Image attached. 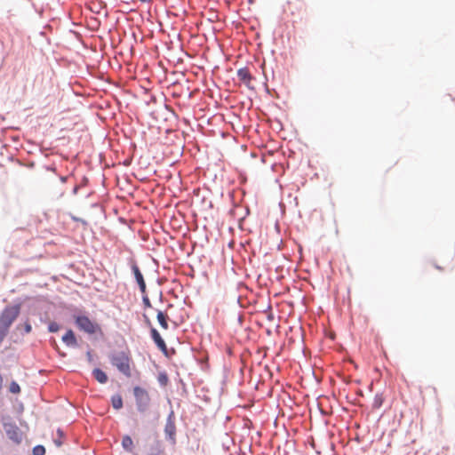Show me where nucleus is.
<instances>
[{"mask_svg":"<svg viewBox=\"0 0 455 455\" xmlns=\"http://www.w3.org/2000/svg\"><path fill=\"white\" fill-rule=\"evenodd\" d=\"M111 363L126 377H131V358L125 352H118L111 355Z\"/></svg>","mask_w":455,"mask_h":455,"instance_id":"nucleus-2","label":"nucleus"},{"mask_svg":"<svg viewBox=\"0 0 455 455\" xmlns=\"http://www.w3.org/2000/svg\"><path fill=\"white\" fill-rule=\"evenodd\" d=\"M9 390L12 394H19L20 392V387L17 382L12 381L10 384Z\"/></svg>","mask_w":455,"mask_h":455,"instance_id":"nucleus-15","label":"nucleus"},{"mask_svg":"<svg viewBox=\"0 0 455 455\" xmlns=\"http://www.w3.org/2000/svg\"><path fill=\"white\" fill-rule=\"evenodd\" d=\"M57 434L58 435L60 436V438H56L54 439V443L57 447H60L62 445V437H63V433L60 429H58L57 431Z\"/></svg>","mask_w":455,"mask_h":455,"instance_id":"nucleus-17","label":"nucleus"},{"mask_svg":"<svg viewBox=\"0 0 455 455\" xmlns=\"http://www.w3.org/2000/svg\"><path fill=\"white\" fill-rule=\"evenodd\" d=\"M151 336L158 348L164 352H166L167 347L164 340L160 336L159 332L155 329H151Z\"/></svg>","mask_w":455,"mask_h":455,"instance_id":"nucleus-8","label":"nucleus"},{"mask_svg":"<svg viewBox=\"0 0 455 455\" xmlns=\"http://www.w3.org/2000/svg\"><path fill=\"white\" fill-rule=\"evenodd\" d=\"M92 374L100 384H105L108 381L107 374L99 368L94 369Z\"/></svg>","mask_w":455,"mask_h":455,"instance_id":"nucleus-11","label":"nucleus"},{"mask_svg":"<svg viewBox=\"0 0 455 455\" xmlns=\"http://www.w3.org/2000/svg\"><path fill=\"white\" fill-rule=\"evenodd\" d=\"M122 446L123 448L127 451H132L133 450V441L129 435H125L123 437L122 440Z\"/></svg>","mask_w":455,"mask_h":455,"instance_id":"nucleus-12","label":"nucleus"},{"mask_svg":"<svg viewBox=\"0 0 455 455\" xmlns=\"http://www.w3.org/2000/svg\"><path fill=\"white\" fill-rule=\"evenodd\" d=\"M156 318H157V321H158L159 324L161 325V327L164 330H167L169 327L168 323H167V318H168L167 315H165L162 311H158Z\"/></svg>","mask_w":455,"mask_h":455,"instance_id":"nucleus-13","label":"nucleus"},{"mask_svg":"<svg viewBox=\"0 0 455 455\" xmlns=\"http://www.w3.org/2000/svg\"><path fill=\"white\" fill-rule=\"evenodd\" d=\"M176 427L173 422L168 421L164 427V433L172 441L175 440Z\"/></svg>","mask_w":455,"mask_h":455,"instance_id":"nucleus-10","label":"nucleus"},{"mask_svg":"<svg viewBox=\"0 0 455 455\" xmlns=\"http://www.w3.org/2000/svg\"><path fill=\"white\" fill-rule=\"evenodd\" d=\"M20 313V305L8 306L0 314V344L9 332V329Z\"/></svg>","mask_w":455,"mask_h":455,"instance_id":"nucleus-1","label":"nucleus"},{"mask_svg":"<svg viewBox=\"0 0 455 455\" xmlns=\"http://www.w3.org/2000/svg\"><path fill=\"white\" fill-rule=\"evenodd\" d=\"M383 398L381 395H376L373 402L374 408H379L382 405Z\"/></svg>","mask_w":455,"mask_h":455,"instance_id":"nucleus-19","label":"nucleus"},{"mask_svg":"<svg viewBox=\"0 0 455 455\" xmlns=\"http://www.w3.org/2000/svg\"><path fill=\"white\" fill-rule=\"evenodd\" d=\"M141 3H150L152 0H140Z\"/></svg>","mask_w":455,"mask_h":455,"instance_id":"nucleus-23","label":"nucleus"},{"mask_svg":"<svg viewBox=\"0 0 455 455\" xmlns=\"http://www.w3.org/2000/svg\"><path fill=\"white\" fill-rule=\"evenodd\" d=\"M72 220H75V221H81L82 223L84 224H86V222L77 217H75V216H72Z\"/></svg>","mask_w":455,"mask_h":455,"instance_id":"nucleus-22","label":"nucleus"},{"mask_svg":"<svg viewBox=\"0 0 455 455\" xmlns=\"http://www.w3.org/2000/svg\"><path fill=\"white\" fill-rule=\"evenodd\" d=\"M4 427L9 439H11L15 443H20L21 442L22 433L16 425L5 423Z\"/></svg>","mask_w":455,"mask_h":455,"instance_id":"nucleus-5","label":"nucleus"},{"mask_svg":"<svg viewBox=\"0 0 455 455\" xmlns=\"http://www.w3.org/2000/svg\"><path fill=\"white\" fill-rule=\"evenodd\" d=\"M44 453H45V449L43 445H37V446L34 447V449H33L34 455H44Z\"/></svg>","mask_w":455,"mask_h":455,"instance_id":"nucleus-16","label":"nucleus"},{"mask_svg":"<svg viewBox=\"0 0 455 455\" xmlns=\"http://www.w3.org/2000/svg\"><path fill=\"white\" fill-rule=\"evenodd\" d=\"M23 328H24V331L26 333H30L32 331V327H31V324L29 323V322L24 323Z\"/></svg>","mask_w":455,"mask_h":455,"instance_id":"nucleus-20","label":"nucleus"},{"mask_svg":"<svg viewBox=\"0 0 455 455\" xmlns=\"http://www.w3.org/2000/svg\"><path fill=\"white\" fill-rule=\"evenodd\" d=\"M111 403L114 409L119 410L123 407V399L120 395H115L111 397Z\"/></svg>","mask_w":455,"mask_h":455,"instance_id":"nucleus-14","label":"nucleus"},{"mask_svg":"<svg viewBox=\"0 0 455 455\" xmlns=\"http://www.w3.org/2000/svg\"><path fill=\"white\" fill-rule=\"evenodd\" d=\"M237 77L239 81L243 83L246 86H250L252 76L248 68H242L237 70Z\"/></svg>","mask_w":455,"mask_h":455,"instance_id":"nucleus-7","label":"nucleus"},{"mask_svg":"<svg viewBox=\"0 0 455 455\" xmlns=\"http://www.w3.org/2000/svg\"><path fill=\"white\" fill-rule=\"evenodd\" d=\"M76 323L78 326V328L89 334L95 333L98 330H100V327L97 323H93L89 319V317L85 315H79L76 317Z\"/></svg>","mask_w":455,"mask_h":455,"instance_id":"nucleus-4","label":"nucleus"},{"mask_svg":"<svg viewBox=\"0 0 455 455\" xmlns=\"http://www.w3.org/2000/svg\"><path fill=\"white\" fill-rule=\"evenodd\" d=\"M48 330L50 332H57L60 330V325L55 322H52L49 323Z\"/></svg>","mask_w":455,"mask_h":455,"instance_id":"nucleus-18","label":"nucleus"},{"mask_svg":"<svg viewBox=\"0 0 455 455\" xmlns=\"http://www.w3.org/2000/svg\"><path fill=\"white\" fill-rule=\"evenodd\" d=\"M132 270L134 275V277L139 284L140 290L142 293L146 292V283L144 281V277L142 273L140 272L138 265L136 263H132Z\"/></svg>","mask_w":455,"mask_h":455,"instance_id":"nucleus-6","label":"nucleus"},{"mask_svg":"<svg viewBox=\"0 0 455 455\" xmlns=\"http://www.w3.org/2000/svg\"><path fill=\"white\" fill-rule=\"evenodd\" d=\"M133 395L138 410L140 412L146 411L150 403V397L148 391L140 387H135L133 388Z\"/></svg>","mask_w":455,"mask_h":455,"instance_id":"nucleus-3","label":"nucleus"},{"mask_svg":"<svg viewBox=\"0 0 455 455\" xmlns=\"http://www.w3.org/2000/svg\"><path fill=\"white\" fill-rule=\"evenodd\" d=\"M143 303L144 305L147 307H151V303H150V300L148 297H144L143 298Z\"/></svg>","mask_w":455,"mask_h":455,"instance_id":"nucleus-21","label":"nucleus"},{"mask_svg":"<svg viewBox=\"0 0 455 455\" xmlns=\"http://www.w3.org/2000/svg\"><path fill=\"white\" fill-rule=\"evenodd\" d=\"M149 455H157V454H149Z\"/></svg>","mask_w":455,"mask_h":455,"instance_id":"nucleus-24","label":"nucleus"},{"mask_svg":"<svg viewBox=\"0 0 455 455\" xmlns=\"http://www.w3.org/2000/svg\"><path fill=\"white\" fill-rule=\"evenodd\" d=\"M63 342L69 347H76L77 345V341L75 336V333L72 330H68L64 336L62 337Z\"/></svg>","mask_w":455,"mask_h":455,"instance_id":"nucleus-9","label":"nucleus"}]
</instances>
